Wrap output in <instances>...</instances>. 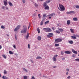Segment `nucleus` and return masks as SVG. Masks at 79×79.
<instances>
[{"mask_svg": "<svg viewBox=\"0 0 79 79\" xmlns=\"http://www.w3.org/2000/svg\"><path fill=\"white\" fill-rule=\"evenodd\" d=\"M71 37L73 39H76V36H72Z\"/></svg>", "mask_w": 79, "mask_h": 79, "instance_id": "nucleus-18", "label": "nucleus"}, {"mask_svg": "<svg viewBox=\"0 0 79 79\" xmlns=\"http://www.w3.org/2000/svg\"><path fill=\"white\" fill-rule=\"evenodd\" d=\"M34 5L35 7H37V6H38V5H37L36 3H35Z\"/></svg>", "mask_w": 79, "mask_h": 79, "instance_id": "nucleus-33", "label": "nucleus"}, {"mask_svg": "<svg viewBox=\"0 0 79 79\" xmlns=\"http://www.w3.org/2000/svg\"><path fill=\"white\" fill-rule=\"evenodd\" d=\"M29 33L28 32L26 37V39H27L28 38H29Z\"/></svg>", "mask_w": 79, "mask_h": 79, "instance_id": "nucleus-20", "label": "nucleus"}, {"mask_svg": "<svg viewBox=\"0 0 79 79\" xmlns=\"http://www.w3.org/2000/svg\"><path fill=\"white\" fill-rule=\"evenodd\" d=\"M52 19V17H49V19Z\"/></svg>", "mask_w": 79, "mask_h": 79, "instance_id": "nucleus-60", "label": "nucleus"}, {"mask_svg": "<svg viewBox=\"0 0 79 79\" xmlns=\"http://www.w3.org/2000/svg\"><path fill=\"white\" fill-rule=\"evenodd\" d=\"M31 62L32 63H34V61L31 60Z\"/></svg>", "mask_w": 79, "mask_h": 79, "instance_id": "nucleus-59", "label": "nucleus"}, {"mask_svg": "<svg viewBox=\"0 0 79 79\" xmlns=\"http://www.w3.org/2000/svg\"><path fill=\"white\" fill-rule=\"evenodd\" d=\"M9 5L10 6H12L13 4L10 2H8Z\"/></svg>", "mask_w": 79, "mask_h": 79, "instance_id": "nucleus-16", "label": "nucleus"}, {"mask_svg": "<svg viewBox=\"0 0 79 79\" xmlns=\"http://www.w3.org/2000/svg\"><path fill=\"white\" fill-rule=\"evenodd\" d=\"M44 31H45L46 32H51L52 29L49 28H44L43 29Z\"/></svg>", "mask_w": 79, "mask_h": 79, "instance_id": "nucleus-3", "label": "nucleus"}, {"mask_svg": "<svg viewBox=\"0 0 79 79\" xmlns=\"http://www.w3.org/2000/svg\"><path fill=\"white\" fill-rule=\"evenodd\" d=\"M25 71H26V72L27 73V70L26 69H25Z\"/></svg>", "mask_w": 79, "mask_h": 79, "instance_id": "nucleus-57", "label": "nucleus"}, {"mask_svg": "<svg viewBox=\"0 0 79 79\" xmlns=\"http://www.w3.org/2000/svg\"><path fill=\"white\" fill-rule=\"evenodd\" d=\"M70 31H71V32H72V33L74 34V30L73 29H72V28H71L70 29Z\"/></svg>", "mask_w": 79, "mask_h": 79, "instance_id": "nucleus-21", "label": "nucleus"}, {"mask_svg": "<svg viewBox=\"0 0 79 79\" xmlns=\"http://www.w3.org/2000/svg\"><path fill=\"white\" fill-rule=\"evenodd\" d=\"M1 28L2 29H5V27L3 26H1Z\"/></svg>", "mask_w": 79, "mask_h": 79, "instance_id": "nucleus-37", "label": "nucleus"}, {"mask_svg": "<svg viewBox=\"0 0 79 79\" xmlns=\"http://www.w3.org/2000/svg\"><path fill=\"white\" fill-rule=\"evenodd\" d=\"M43 16V18H45V16H46V14H44Z\"/></svg>", "mask_w": 79, "mask_h": 79, "instance_id": "nucleus-49", "label": "nucleus"}, {"mask_svg": "<svg viewBox=\"0 0 79 79\" xmlns=\"http://www.w3.org/2000/svg\"><path fill=\"white\" fill-rule=\"evenodd\" d=\"M47 6V3H45V2H44V5H43L44 6V7H45V6Z\"/></svg>", "mask_w": 79, "mask_h": 79, "instance_id": "nucleus-30", "label": "nucleus"}, {"mask_svg": "<svg viewBox=\"0 0 79 79\" xmlns=\"http://www.w3.org/2000/svg\"><path fill=\"white\" fill-rule=\"evenodd\" d=\"M65 53H66V54H71V53H72V52L71 51H65L64 52Z\"/></svg>", "mask_w": 79, "mask_h": 79, "instance_id": "nucleus-7", "label": "nucleus"}, {"mask_svg": "<svg viewBox=\"0 0 79 79\" xmlns=\"http://www.w3.org/2000/svg\"><path fill=\"white\" fill-rule=\"evenodd\" d=\"M56 32L57 33H58V34H60V31L57 30L56 31Z\"/></svg>", "mask_w": 79, "mask_h": 79, "instance_id": "nucleus-40", "label": "nucleus"}, {"mask_svg": "<svg viewBox=\"0 0 79 79\" xmlns=\"http://www.w3.org/2000/svg\"><path fill=\"white\" fill-rule=\"evenodd\" d=\"M73 19L74 21H77V18L76 17L74 18Z\"/></svg>", "mask_w": 79, "mask_h": 79, "instance_id": "nucleus-15", "label": "nucleus"}, {"mask_svg": "<svg viewBox=\"0 0 79 79\" xmlns=\"http://www.w3.org/2000/svg\"><path fill=\"white\" fill-rule=\"evenodd\" d=\"M49 23V21H47L46 22H45V24H48Z\"/></svg>", "mask_w": 79, "mask_h": 79, "instance_id": "nucleus-34", "label": "nucleus"}, {"mask_svg": "<svg viewBox=\"0 0 79 79\" xmlns=\"http://www.w3.org/2000/svg\"><path fill=\"white\" fill-rule=\"evenodd\" d=\"M72 52H73V53H74V54H77V52L74 50V49H72Z\"/></svg>", "mask_w": 79, "mask_h": 79, "instance_id": "nucleus-8", "label": "nucleus"}, {"mask_svg": "<svg viewBox=\"0 0 79 79\" xmlns=\"http://www.w3.org/2000/svg\"><path fill=\"white\" fill-rule=\"evenodd\" d=\"M23 78L24 79H27V76H24Z\"/></svg>", "mask_w": 79, "mask_h": 79, "instance_id": "nucleus-25", "label": "nucleus"}, {"mask_svg": "<svg viewBox=\"0 0 79 79\" xmlns=\"http://www.w3.org/2000/svg\"><path fill=\"white\" fill-rule=\"evenodd\" d=\"M7 73V72H6V71L4 70V73L6 74Z\"/></svg>", "mask_w": 79, "mask_h": 79, "instance_id": "nucleus-36", "label": "nucleus"}, {"mask_svg": "<svg viewBox=\"0 0 79 79\" xmlns=\"http://www.w3.org/2000/svg\"><path fill=\"white\" fill-rule=\"evenodd\" d=\"M28 27H31V24H29Z\"/></svg>", "mask_w": 79, "mask_h": 79, "instance_id": "nucleus-64", "label": "nucleus"}, {"mask_svg": "<svg viewBox=\"0 0 79 79\" xmlns=\"http://www.w3.org/2000/svg\"><path fill=\"white\" fill-rule=\"evenodd\" d=\"M18 30H19V29L16 27V28L14 29V31L15 32H16Z\"/></svg>", "mask_w": 79, "mask_h": 79, "instance_id": "nucleus-24", "label": "nucleus"}, {"mask_svg": "<svg viewBox=\"0 0 79 79\" xmlns=\"http://www.w3.org/2000/svg\"><path fill=\"white\" fill-rule=\"evenodd\" d=\"M51 0H46V3H50V2Z\"/></svg>", "mask_w": 79, "mask_h": 79, "instance_id": "nucleus-29", "label": "nucleus"}, {"mask_svg": "<svg viewBox=\"0 0 79 79\" xmlns=\"http://www.w3.org/2000/svg\"><path fill=\"white\" fill-rule=\"evenodd\" d=\"M5 6H3L2 7V8L3 10H5Z\"/></svg>", "mask_w": 79, "mask_h": 79, "instance_id": "nucleus-48", "label": "nucleus"}, {"mask_svg": "<svg viewBox=\"0 0 79 79\" xmlns=\"http://www.w3.org/2000/svg\"><path fill=\"white\" fill-rule=\"evenodd\" d=\"M63 40V39L61 38H58L56 39L55 40V43H58V42H61Z\"/></svg>", "mask_w": 79, "mask_h": 79, "instance_id": "nucleus-4", "label": "nucleus"}, {"mask_svg": "<svg viewBox=\"0 0 79 79\" xmlns=\"http://www.w3.org/2000/svg\"><path fill=\"white\" fill-rule=\"evenodd\" d=\"M43 21H41L40 23V25L42 26V25H43Z\"/></svg>", "mask_w": 79, "mask_h": 79, "instance_id": "nucleus-41", "label": "nucleus"}, {"mask_svg": "<svg viewBox=\"0 0 79 79\" xmlns=\"http://www.w3.org/2000/svg\"><path fill=\"white\" fill-rule=\"evenodd\" d=\"M44 9L45 10H48L50 9V7H49V6L47 5L44 7Z\"/></svg>", "mask_w": 79, "mask_h": 79, "instance_id": "nucleus-9", "label": "nucleus"}, {"mask_svg": "<svg viewBox=\"0 0 79 79\" xmlns=\"http://www.w3.org/2000/svg\"><path fill=\"white\" fill-rule=\"evenodd\" d=\"M59 6L60 7V8H59V10L60 11H64L65 10V7L63 5L61 4H59Z\"/></svg>", "mask_w": 79, "mask_h": 79, "instance_id": "nucleus-1", "label": "nucleus"}, {"mask_svg": "<svg viewBox=\"0 0 79 79\" xmlns=\"http://www.w3.org/2000/svg\"><path fill=\"white\" fill-rule=\"evenodd\" d=\"M36 15H37V14H36V13H35L33 14V16H36Z\"/></svg>", "mask_w": 79, "mask_h": 79, "instance_id": "nucleus-51", "label": "nucleus"}, {"mask_svg": "<svg viewBox=\"0 0 79 79\" xmlns=\"http://www.w3.org/2000/svg\"><path fill=\"white\" fill-rule=\"evenodd\" d=\"M68 74H69V73L68 72H66V75H68Z\"/></svg>", "mask_w": 79, "mask_h": 79, "instance_id": "nucleus-56", "label": "nucleus"}, {"mask_svg": "<svg viewBox=\"0 0 79 79\" xmlns=\"http://www.w3.org/2000/svg\"><path fill=\"white\" fill-rule=\"evenodd\" d=\"M13 47H14V48L15 49H16V46L15 45V44L13 45Z\"/></svg>", "mask_w": 79, "mask_h": 79, "instance_id": "nucleus-46", "label": "nucleus"}, {"mask_svg": "<svg viewBox=\"0 0 79 79\" xmlns=\"http://www.w3.org/2000/svg\"><path fill=\"white\" fill-rule=\"evenodd\" d=\"M15 55L16 56H18V54H17V53H15Z\"/></svg>", "mask_w": 79, "mask_h": 79, "instance_id": "nucleus-61", "label": "nucleus"}, {"mask_svg": "<svg viewBox=\"0 0 79 79\" xmlns=\"http://www.w3.org/2000/svg\"><path fill=\"white\" fill-rule=\"evenodd\" d=\"M76 8H79V6L77 5L76 6Z\"/></svg>", "mask_w": 79, "mask_h": 79, "instance_id": "nucleus-42", "label": "nucleus"}, {"mask_svg": "<svg viewBox=\"0 0 79 79\" xmlns=\"http://www.w3.org/2000/svg\"><path fill=\"white\" fill-rule=\"evenodd\" d=\"M18 29H20V27H21V25H18L16 27Z\"/></svg>", "mask_w": 79, "mask_h": 79, "instance_id": "nucleus-17", "label": "nucleus"}, {"mask_svg": "<svg viewBox=\"0 0 79 79\" xmlns=\"http://www.w3.org/2000/svg\"><path fill=\"white\" fill-rule=\"evenodd\" d=\"M66 13L68 15H69V14H71L70 11L69 12H67Z\"/></svg>", "mask_w": 79, "mask_h": 79, "instance_id": "nucleus-39", "label": "nucleus"}, {"mask_svg": "<svg viewBox=\"0 0 79 79\" xmlns=\"http://www.w3.org/2000/svg\"><path fill=\"white\" fill-rule=\"evenodd\" d=\"M2 56L5 59H6V56H5V54L2 55Z\"/></svg>", "mask_w": 79, "mask_h": 79, "instance_id": "nucleus-22", "label": "nucleus"}, {"mask_svg": "<svg viewBox=\"0 0 79 79\" xmlns=\"http://www.w3.org/2000/svg\"><path fill=\"white\" fill-rule=\"evenodd\" d=\"M68 79H70L71 78V76H69L67 77Z\"/></svg>", "mask_w": 79, "mask_h": 79, "instance_id": "nucleus-47", "label": "nucleus"}, {"mask_svg": "<svg viewBox=\"0 0 79 79\" xmlns=\"http://www.w3.org/2000/svg\"><path fill=\"white\" fill-rule=\"evenodd\" d=\"M75 60V61H76L79 62V58L76 59Z\"/></svg>", "mask_w": 79, "mask_h": 79, "instance_id": "nucleus-27", "label": "nucleus"}, {"mask_svg": "<svg viewBox=\"0 0 79 79\" xmlns=\"http://www.w3.org/2000/svg\"><path fill=\"white\" fill-rule=\"evenodd\" d=\"M40 14H38V17L39 19H40V18H41V16H40Z\"/></svg>", "mask_w": 79, "mask_h": 79, "instance_id": "nucleus-50", "label": "nucleus"}, {"mask_svg": "<svg viewBox=\"0 0 79 79\" xmlns=\"http://www.w3.org/2000/svg\"><path fill=\"white\" fill-rule=\"evenodd\" d=\"M59 29L60 32H63L64 31V30H63V29H62V28H60V29L59 28Z\"/></svg>", "mask_w": 79, "mask_h": 79, "instance_id": "nucleus-23", "label": "nucleus"}, {"mask_svg": "<svg viewBox=\"0 0 79 79\" xmlns=\"http://www.w3.org/2000/svg\"><path fill=\"white\" fill-rule=\"evenodd\" d=\"M37 38L38 40H41L42 39V37L40 36H38Z\"/></svg>", "mask_w": 79, "mask_h": 79, "instance_id": "nucleus-14", "label": "nucleus"}, {"mask_svg": "<svg viewBox=\"0 0 79 79\" xmlns=\"http://www.w3.org/2000/svg\"><path fill=\"white\" fill-rule=\"evenodd\" d=\"M70 13L71 14V13H73V14H75L76 13L73 11H70Z\"/></svg>", "mask_w": 79, "mask_h": 79, "instance_id": "nucleus-28", "label": "nucleus"}, {"mask_svg": "<svg viewBox=\"0 0 79 79\" xmlns=\"http://www.w3.org/2000/svg\"><path fill=\"white\" fill-rule=\"evenodd\" d=\"M55 15V14L54 13H52L51 14L48 15V16H51V17H53L54 15Z\"/></svg>", "mask_w": 79, "mask_h": 79, "instance_id": "nucleus-11", "label": "nucleus"}, {"mask_svg": "<svg viewBox=\"0 0 79 79\" xmlns=\"http://www.w3.org/2000/svg\"><path fill=\"white\" fill-rule=\"evenodd\" d=\"M62 60H65V58H62Z\"/></svg>", "mask_w": 79, "mask_h": 79, "instance_id": "nucleus-63", "label": "nucleus"}, {"mask_svg": "<svg viewBox=\"0 0 79 79\" xmlns=\"http://www.w3.org/2000/svg\"><path fill=\"white\" fill-rule=\"evenodd\" d=\"M2 48V46L1 45H0V49H1Z\"/></svg>", "mask_w": 79, "mask_h": 79, "instance_id": "nucleus-58", "label": "nucleus"}, {"mask_svg": "<svg viewBox=\"0 0 79 79\" xmlns=\"http://www.w3.org/2000/svg\"><path fill=\"white\" fill-rule=\"evenodd\" d=\"M22 2L23 3H26V0H22Z\"/></svg>", "mask_w": 79, "mask_h": 79, "instance_id": "nucleus-38", "label": "nucleus"}, {"mask_svg": "<svg viewBox=\"0 0 79 79\" xmlns=\"http://www.w3.org/2000/svg\"><path fill=\"white\" fill-rule=\"evenodd\" d=\"M70 23H71V21H70V20H67V24H68V25H69Z\"/></svg>", "mask_w": 79, "mask_h": 79, "instance_id": "nucleus-13", "label": "nucleus"}, {"mask_svg": "<svg viewBox=\"0 0 79 79\" xmlns=\"http://www.w3.org/2000/svg\"><path fill=\"white\" fill-rule=\"evenodd\" d=\"M31 79H35V78L34 77V76H33Z\"/></svg>", "mask_w": 79, "mask_h": 79, "instance_id": "nucleus-54", "label": "nucleus"}, {"mask_svg": "<svg viewBox=\"0 0 79 79\" xmlns=\"http://www.w3.org/2000/svg\"><path fill=\"white\" fill-rule=\"evenodd\" d=\"M72 57H73V58L76 57V54H73L72 56Z\"/></svg>", "mask_w": 79, "mask_h": 79, "instance_id": "nucleus-44", "label": "nucleus"}, {"mask_svg": "<svg viewBox=\"0 0 79 79\" xmlns=\"http://www.w3.org/2000/svg\"><path fill=\"white\" fill-rule=\"evenodd\" d=\"M58 56L57 55H56L54 56L53 57V61H56V58Z\"/></svg>", "mask_w": 79, "mask_h": 79, "instance_id": "nucleus-5", "label": "nucleus"}, {"mask_svg": "<svg viewBox=\"0 0 79 79\" xmlns=\"http://www.w3.org/2000/svg\"><path fill=\"white\" fill-rule=\"evenodd\" d=\"M6 35H7V36H8V37H9L10 35H9L8 34H7Z\"/></svg>", "mask_w": 79, "mask_h": 79, "instance_id": "nucleus-62", "label": "nucleus"}, {"mask_svg": "<svg viewBox=\"0 0 79 79\" xmlns=\"http://www.w3.org/2000/svg\"><path fill=\"white\" fill-rule=\"evenodd\" d=\"M28 48H30V45L29 44H28Z\"/></svg>", "mask_w": 79, "mask_h": 79, "instance_id": "nucleus-52", "label": "nucleus"}, {"mask_svg": "<svg viewBox=\"0 0 79 79\" xmlns=\"http://www.w3.org/2000/svg\"><path fill=\"white\" fill-rule=\"evenodd\" d=\"M23 27V29L20 32L22 34H24L27 32V27L24 25Z\"/></svg>", "mask_w": 79, "mask_h": 79, "instance_id": "nucleus-2", "label": "nucleus"}, {"mask_svg": "<svg viewBox=\"0 0 79 79\" xmlns=\"http://www.w3.org/2000/svg\"><path fill=\"white\" fill-rule=\"evenodd\" d=\"M2 79H9V78L8 77H7L6 76H4L2 77Z\"/></svg>", "mask_w": 79, "mask_h": 79, "instance_id": "nucleus-12", "label": "nucleus"}, {"mask_svg": "<svg viewBox=\"0 0 79 79\" xmlns=\"http://www.w3.org/2000/svg\"><path fill=\"white\" fill-rule=\"evenodd\" d=\"M37 31H38V33H40V29L39 28H38L37 29Z\"/></svg>", "mask_w": 79, "mask_h": 79, "instance_id": "nucleus-31", "label": "nucleus"}, {"mask_svg": "<svg viewBox=\"0 0 79 79\" xmlns=\"http://www.w3.org/2000/svg\"><path fill=\"white\" fill-rule=\"evenodd\" d=\"M59 44H55V47H59Z\"/></svg>", "mask_w": 79, "mask_h": 79, "instance_id": "nucleus-35", "label": "nucleus"}, {"mask_svg": "<svg viewBox=\"0 0 79 79\" xmlns=\"http://www.w3.org/2000/svg\"><path fill=\"white\" fill-rule=\"evenodd\" d=\"M66 71L68 72V71H69V69H66Z\"/></svg>", "mask_w": 79, "mask_h": 79, "instance_id": "nucleus-53", "label": "nucleus"}, {"mask_svg": "<svg viewBox=\"0 0 79 79\" xmlns=\"http://www.w3.org/2000/svg\"><path fill=\"white\" fill-rule=\"evenodd\" d=\"M15 39L16 40H17L18 39V36H16V35H15Z\"/></svg>", "mask_w": 79, "mask_h": 79, "instance_id": "nucleus-45", "label": "nucleus"}, {"mask_svg": "<svg viewBox=\"0 0 79 79\" xmlns=\"http://www.w3.org/2000/svg\"><path fill=\"white\" fill-rule=\"evenodd\" d=\"M41 58H41V57H40V56H37V57H36V59H41Z\"/></svg>", "mask_w": 79, "mask_h": 79, "instance_id": "nucleus-32", "label": "nucleus"}, {"mask_svg": "<svg viewBox=\"0 0 79 79\" xmlns=\"http://www.w3.org/2000/svg\"><path fill=\"white\" fill-rule=\"evenodd\" d=\"M69 44H73V41L72 40L69 41Z\"/></svg>", "mask_w": 79, "mask_h": 79, "instance_id": "nucleus-19", "label": "nucleus"}, {"mask_svg": "<svg viewBox=\"0 0 79 79\" xmlns=\"http://www.w3.org/2000/svg\"><path fill=\"white\" fill-rule=\"evenodd\" d=\"M53 35V34L52 33H48V35H47V37H51Z\"/></svg>", "mask_w": 79, "mask_h": 79, "instance_id": "nucleus-6", "label": "nucleus"}, {"mask_svg": "<svg viewBox=\"0 0 79 79\" xmlns=\"http://www.w3.org/2000/svg\"><path fill=\"white\" fill-rule=\"evenodd\" d=\"M9 53H10V54L11 55H13V52H12L11 51H9Z\"/></svg>", "mask_w": 79, "mask_h": 79, "instance_id": "nucleus-26", "label": "nucleus"}, {"mask_svg": "<svg viewBox=\"0 0 79 79\" xmlns=\"http://www.w3.org/2000/svg\"><path fill=\"white\" fill-rule=\"evenodd\" d=\"M23 71H25L26 69H25V68H23Z\"/></svg>", "mask_w": 79, "mask_h": 79, "instance_id": "nucleus-55", "label": "nucleus"}, {"mask_svg": "<svg viewBox=\"0 0 79 79\" xmlns=\"http://www.w3.org/2000/svg\"><path fill=\"white\" fill-rule=\"evenodd\" d=\"M61 55H64V52L63 51H61Z\"/></svg>", "mask_w": 79, "mask_h": 79, "instance_id": "nucleus-43", "label": "nucleus"}, {"mask_svg": "<svg viewBox=\"0 0 79 79\" xmlns=\"http://www.w3.org/2000/svg\"><path fill=\"white\" fill-rule=\"evenodd\" d=\"M5 0V1H4V5L5 6H6L7 5V0Z\"/></svg>", "mask_w": 79, "mask_h": 79, "instance_id": "nucleus-10", "label": "nucleus"}]
</instances>
